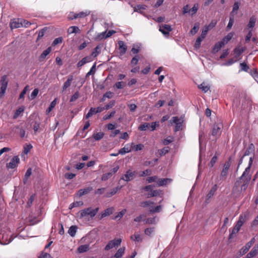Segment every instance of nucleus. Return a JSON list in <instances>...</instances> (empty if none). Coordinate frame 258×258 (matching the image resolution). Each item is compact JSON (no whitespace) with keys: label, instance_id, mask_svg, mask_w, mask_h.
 Returning a JSON list of instances; mask_svg holds the SVG:
<instances>
[{"label":"nucleus","instance_id":"obj_53","mask_svg":"<svg viewBox=\"0 0 258 258\" xmlns=\"http://www.w3.org/2000/svg\"><path fill=\"white\" fill-rule=\"evenodd\" d=\"M112 175V172H108L105 174H104L101 177V180L103 181H105L109 178Z\"/></svg>","mask_w":258,"mask_h":258},{"label":"nucleus","instance_id":"obj_52","mask_svg":"<svg viewBox=\"0 0 258 258\" xmlns=\"http://www.w3.org/2000/svg\"><path fill=\"white\" fill-rule=\"evenodd\" d=\"M144 147V146L141 144H139L137 145H135V144H134L133 150L135 151L142 150L143 149Z\"/></svg>","mask_w":258,"mask_h":258},{"label":"nucleus","instance_id":"obj_33","mask_svg":"<svg viewBox=\"0 0 258 258\" xmlns=\"http://www.w3.org/2000/svg\"><path fill=\"white\" fill-rule=\"evenodd\" d=\"M51 51V47H49L43 51L40 56L41 59H44L50 53Z\"/></svg>","mask_w":258,"mask_h":258},{"label":"nucleus","instance_id":"obj_58","mask_svg":"<svg viewBox=\"0 0 258 258\" xmlns=\"http://www.w3.org/2000/svg\"><path fill=\"white\" fill-rule=\"evenodd\" d=\"M80 93L79 92H76L73 94L70 99V102H74L76 101L79 97Z\"/></svg>","mask_w":258,"mask_h":258},{"label":"nucleus","instance_id":"obj_9","mask_svg":"<svg viewBox=\"0 0 258 258\" xmlns=\"http://www.w3.org/2000/svg\"><path fill=\"white\" fill-rule=\"evenodd\" d=\"M20 162V159L18 156H16L13 157L10 162L7 164V167L8 168L13 169L15 168Z\"/></svg>","mask_w":258,"mask_h":258},{"label":"nucleus","instance_id":"obj_5","mask_svg":"<svg viewBox=\"0 0 258 258\" xmlns=\"http://www.w3.org/2000/svg\"><path fill=\"white\" fill-rule=\"evenodd\" d=\"M171 123H175V127L174 131L175 132L178 131L182 129V124L183 122L182 118H178L177 116H174L170 120Z\"/></svg>","mask_w":258,"mask_h":258},{"label":"nucleus","instance_id":"obj_27","mask_svg":"<svg viewBox=\"0 0 258 258\" xmlns=\"http://www.w3.org/2000/svg\"><path fill=\"white\" fill-rule=\"evenodd\" d=\"M131 239L136 242H142L143 241V238L142 236L137 233H135L134 235L131 236Z\"/></svg>","mask_w":258,"mask_h":258},{"label":"nucleus","instance_id":"obj_23","mask_svg":"<svg viewBox=\"0 0 258 258\" xmlns=\"http://www.w3.org/2000/svg\"><path fill=\"white\" fill-rule=\"evenodd\" d=\"M92 61L91 56H87L83 58L82 60L79 61L77 63L78 67H81L86 64L87 62H89Z\"/></svg>","mask_w":258,"mask_h":258},{"label":"nucleus","instance_id":"obj_42","mask_svg":"<svg viewBox=\"0 0 258 258\" xmlns=\"http://www.w3.org/2000/svg\"><path fill=\"white\" fill-rule=\"evenodd\" d=\"M169 147H164L161 150H159L158 151V153L160 155V156H162L163 155H165L166 153H167L169 152Z\"/></svg>","mask_w":258,"mask_h":258},{"label":"nucleus","instance_id":"obj_64","mask_svg":"<svg viewBox=\"0 0 258 258\" xmlns=\"http://www.w3.org/2000/svg\"><path fill=\"white\" fill-rule=\"evenodd\" d=\"M21 23L22 24V27H28L31 24L29 21L22 19H21Z\"/></svg>","mask_w":258,"mask_h":258},{"label":"nucleus","instance_id":"obj_15","mask_svg":"<svg viewBox=\"0 0 258 258\" xmlns=\"http://www.w3.org/2000/svg\"><path fill=\"white\" fill-rule=\"evenodd\" d=\"M217 189V184H215L210 189L208 194H207L206 198V202L208 203L209 202L210 199L213 197L215 192Z\"/></svg>","mask_w":258,"mask_h":258},{"label":"nucleus","instance_id":"obj_20","mask_svg":"<svg viewBox=\"0 0 258 258\" xmlns=\"http://www.w3.org/2000/svg\"><path fill=\"white\" fill-rule=\"evenodd\" d=\"M113 211L114 209L112 207L106 209L101 213L100 218L101 219L107 216L112 214L113 212Z\"/></svg>","mask_w":258,"mask_h":258},{"label":"nucleus","instance_id":"obj_22","mask_svg":"<svg viewBox=\"0 0 258 258\" xmlns=\"http://www.w3.org/2000/svg\"><path fill=\"white\" fill-rule=\"evenodd\" d=\"M224 45V42H223L222 40L218 42L215 44L213 48V52L216 53L218 52Z\"/></svg>","mask_w":258,"mask_h":258},{"label":"nucleus","instance_id":"obj_3","mask_svg":"<svg viewBox=\"0 0 258 258\" xmlns=\"http://www.w3.org/2000/svg\"><path fill=\"white\" fill-rule=\"evenodd\" d=\"M1 87L0 89V98L4 96L8 84L7 76L4 75L2 77L1 80Z\"/></svg>","mask_w":258,"mask_h":258},{"label":"nucleus","instance_id":"obj_41","mask_svg":"<svg viewBox=\"0 0 258 258\" xmlns=\"http://www.w3.org/2000/svg\"><path fill=\"white\" fill-rule=\"evenodd\" d=\"M56 100H57V99H55L54 100H53L51 102L49 107L47 109V110L46 111V113H49L52 110V109L55 107V106L56 104Z\"/></svg>","mask_w":258,"mask_h":258},{"label":"nucleus","instance_id":"obj_55","mask_svg":"<svg viewBox=\"0 0 258 258\" xmlns=\"http://www.w3.org/2000/svg\"><path fill=\"white\" fill-rule=\"evenodd\" d=\"M95 71H96V63H94L93 64V66L92 67V68H91L89 72H88L87 73L86 76H89L90 75L94 74L95 73Z\"/></svg>","mask_w":258,"mask_h":258},{"label":"nucleus","instance_id":"obj_8","mask_svg":"<svg viewBox=\"0 0 258 258\" xmlns=\"http://www.w3.org/2000/svg\"><path fill=\"white\" fill-rule=\"evenodd\" d=\"M136 172L131 169L128 170L126 173L120 178L121 180L125 181H130L133 180L135 176Z\"/></svg>","mask_w":258,"mask_h":258},{"label":"nucleus","instance_id":"obj_12","mask_svg":"<svg viewBox=\"0 0 258 258\" xmlns=\"http://www.w3.org/2000/svg\"><path fill=\"white\" fill-rule=\"evenodd\" d=\"M172 28L169 25L163 24L160 26L159 31L164 35H168Z\"/></svg>","mask_w":258,"mask_h":258},{"label":"nucleus","instance_id":"obj_32","mask_svg":"<svg viewBox=\"0 0 258 258\" xmlns=\"http://www.w3.org/2000/svg\"><path fill=\"white\" fill-rule=\"evenodd\" d=\"M251 245L247 242L240 250L241 255H244L245 254L251 247Z\"/></svg>","mask_w":258,"mask_h":258},{"label":"nucleus","instance_id":"obj_16","mask_svg":"<svg viewBox=\"0 0 258 258\" xmlns=\"http://www.w3.org/2000/svg\"><path fill=\"white\" fill-rule=\"evenodd\" d=\"M222 127V125L220 124H214L212 134L213 136L217 137L220 135L221 133V129Z\"/></svg>","mask_w":258,"mask_h":258},{"label":"nucleus","instance_id":"obj_29","mask_svg":"<svg viewBox=\"0 0 258 258\" xmlns=\"http://www.w3.org/2000/svg\"><path fill=\"white\" fill-rule=\"evenodd\" d=\"M252 162H253V157H250L249 158V160L248 166L246 168V169H245V171L243 172V173L242 175V178L245 176L246 173H249L250 167L252 164Z\"/></svg>","mask_w":258,"mask_h":258},{"label":"nucleus","instance_id":"obj_48","mask_svg":"<svg viewBox=\"0 0 258 258\" xmlns=\"http://www.w3.org/2000/svg\"><path fill=\"white\" fill-rule=\"evenodd\" d=\"M204 39V38H203L202 37H199L196 41V42H195V47L198 49V48H199L201 46V42L202 41V40Z\"/></svg>","mask_w":258,"mask_h":258},{"label":"nucleus","instance_id":"obj_60","mask_svg":"<svg viewBox=\"0 0 258 258\" xmlns=\"http://www.w3.org/2000/svg\"><path fill=\"white\" fill-rule=\"evenodd\" d=\"M146 180L149 183H151L153 182H157V181L158 180V177L156 176L149 177L147 178Z\"/></svg>","mask_w":258,"mask_h":258},{"label":"nucleus","instance_id":"obj_6","mask_svg":"<svg viewBox=\"0 0 258 258\" xmlns=\"http://www.w3.org/2000/svg\"><path fill=\"white\" fill-rule=\"evenodd\" d=\"M251 179V176L249 174V173H246L245 176L242 177V176L240 178V180L242 182V184L241 185V190L245 191L247 188L249 182Z\"/></svg>","mask_w":258,"mask_h":258},{"label":"nucleus","instance_id":"obj_31","mask_svg":"<svg viewBox=\"0 0 258 258\" xmlns=\"http://www.w3.org/2000/svg\"><path fill=\"white\" fill-rule=\"evenodd\" d=\"M25 110V107L23 106H22L20 107L18 109L16 110L15 111L14 115H13V118L16 119L18 117V116L20 115L21 113L24 112Z\"/></svg>","mask_w":258,"mask_h":258},{"label":"nucleus","instance_id":"obj_24","mask_svg":"<svg viewBox=\"0 0 258 258\" xmlns=\"http://www.w3.org/2000/svg\"><path fill=\"white\" fill-rule=\"evenodd\" d=\"M93 188L91 187H88L86 188L81 189L78 191V196L82 197V196L88 194L90 191L92 190Z\"/></svg>","mask_w":258,"mask_h":258},{"label":"nucleus","instance_id":"obj_28","mask_svg":"<svg viewBox=\"0 0 258 258\" xmlns=\"http://www.w3.org/2000/svg\"><path fill=\"white\" fill-rule=\"evenodd\" d=\"M255 22H256V18L253 16L251 17L250 18L249 22L247 24V29H250V30H252V29L255 25Z\"/></svg>","mask_w":258,"mask_h":258},{"label":"nucleus","instance_id":"obj_10","mask_svg":"<svg viewBox=\"0 0 258 258\" xmlns=\"http://www.w3.org/2000/svg\"><path fill=\"white\" fill-rule=\"evenodd\" d=\"M230 167V164L228 162H226L223 166V168L220 173V179L222 180L226 179L228 170Z\"/></svg>","mask_w":258,"mask_h":258},{"label":"nucleus","instance_id":"obj_2","mask_svg":"<svg viewBox=\"0 0 258 258\" xmlns=\"http://www.w3.org/2000/svg\"><path fill=\"white\" fill-rule=\"evenodd\" d=\"M13 240L11 232L9 230H4L0 233V243L6 245Z\"/></svg>","mask_w":258,"mask_h":258},{"label":"nucleus","instance_id":"obj_62","mask_svg":"<svg viewBox=\"0 0 258 258\" xmlns=\"http://www.w3.org/2000/svg\"><path fill=\"white\" fill-rule=\"evenodd\" d=\"M62 41V39L61 37H58L55 38L52 42V45L53 46H55L59 43H61Z\"/></svg>","mask_w":258,"mask_h":258},{"label":"nucleus","instance_id":"obj_25","mask_svg":"<svg viewBox=\"0 0 258 258\" xmlns=\"http://www.w3.org/2000/svg\"><path fill=\"white\" fill-rule=\"evenodd\" d=\"M124 250L125 247L120 248L111 258H121L124 253Z\"/></svg>","mask_w":258,"mask_h":258},{"label":"nucleus","instance_id":"obj_18","mask_svg":"<svg viewBox=\"0 0 258 258\" xmlns=\"http://www.w3.org/2000/svg\"><path fill=\"white\" fill-rule=\"evenodd\" d=\"M245 47H242L240 45L237 46L234 50L235 57L237 58L245 51Z\"/></svg>","mask_w":258,"mask_h":258},{"label":"nucleus","instance_id":"obj_51","mask_svg":"<svg viewBox=\"0 0 258 258\" xmlns=\"http://www.w3.org/2000/svg\"><path fill=\"white\" fill-rule=\"evenodd\" d=\"M145 234L148 236H151L154 232V228H147L145 230Z\"/></svg>","mask_w":258,"mask_h":258},{"label":"nucleus","instance_id":"obj_17","mask_svg":"<svg viewBox=\"0 0 258 258\" xmlns=\"http://www.w3.org/2000/svg\"><path fill=\"white\" fill-rule=\"evenodd\" d=\"M74 77L72 75H70L68 77V80L64 83L62 87V90L63 92L71 86Z\"/></svg>","mask_w":258,"mask_h":258},{"label":"nucleus","instance_id":"obj_11","mask_svg":"<svg viewBox=\"0 0 258 258\" xmlns=\"http://www.w3.org/2000/svg\"><path fill=\"white\" fill-rule=\"evenodd\" d=\"M134 143H131L126 144L124 147L119 150V153L121 155H124L133 150Z\"/></svg>","mask_w":258,"mask_h":258},{"label":"nucleus","instance_id":"obj_47","mask_svg":"<svg viewBox=\"0 0 258 258\" xmlns=\"http://www.w3.org/2000/svg\"><path fill=\"white\" fill-rule=\"evenodd\" d=\"M32 148V146L31 144H26L24 146L23 153L27 154L31 149Z\"/></svg>","mask_w":258,"mask_h":258},{"label":"nucleus","instance_id":"obj_4","mask_svg":"<svg viewBox=\"0 0 258 258\" xmlns=\"http://www.w3.org/2000/svg\"><path fill=\"white\" fill-rule=\"evenodd\" d=\"M144 189L148 192L146 195L147 198L156 197L160 195L161 193V191L159 190H153V187L151 185L146 186Z\"/></svg>","mask_w":258,"mask_h":258},{"label":"nucleus","instance_id":"obj_43","mask_svg":"<svg viewBox=\"0 0 258 258\" xmlns=\"http://www.w3.org/2000/svg\"><path fill=\"white\" fill-rule=\"evenodd\" d=\"M93 138L96 141L101 140L104 136V134L102 132L96 133L93 134Z\"/></svg>","mask_w":258,"mask_h":258},{"label":"nucleus","instance_id":"obj_36","mask_svg":"<svg viewBox=\"0 0 258 258\" xmlns=\"http://www.w3.org/2000/svg\"><path fill=\"white\" fill-rule=\"evenodd\" d=\"M89 249V245L87 244L82 245L78 248V251L79 253H83L88 251Z\"/></svg>","mask_w":258,"mask_h":258},{"label":"nucleus","instance_id":"obj_21","mask_svg":"<svg viewBox=\"0 0 258 258\" xmlns=\"http://www.w3.org/2000/svg\"><path fill=\"white\" fill-rule=\"evenodd\" d=\"M106 31L102 32L101 33H97L96 34L94 37V39L95 41H100L106 38Z\"/></svg>","mask_w":258,"mask_h":258},{"label":"nucleus","instance_id":"obj_35","mask_svg":"<svg viewBox=\"0 0 258 258\" xmlns=\"http://www.w3.org/2000/svg\"><path fill=\"white\" fill-rule=\"evenodd\" d=\"M258 252L253 247L251 250V251L247 254L245 258H252L254 256H256Z\"/></svg>","mask_w":258,"mask_h":258},{"label":"nucleus","instance_id":"obj_26","mask_svg":"<svg viewBox=\"0 0 258 258\" xmlns=\"http://www.w3.org/2000/svg\"><path fill=\"white\" fill-rule=\"evenodd\" d=\"M67 32L69 34L73 33H80V30L77 26H71L68 28Z\"/></svg>","mask_w":258,"mask_h":258},{"label":"nucleus","instance_id":"obj_34","mask_svg":"<svg viewBox=\"0 0 258 258\" xmlns=\"http://www.w3.org/2000/svg\"><path fill=\"white\" fill-rule=\"evenodd\" d=\"M249 213H246L240 215L238 219V221H240L242 224L248 219Z\"/></svg>","mask_w":258,"mask_h":258},{"label":"nucleus","instance_id":"obj_13","mask_svg":"<svg viewBox=\"0 0 258 258\" xmlns=\"http://www.w3.org/2000/svg\"><path fill=\"white\" fill-rule=\"evenodd\" d=\"M171 182V179L168 178H158L157 181V186H165L169 184Z\"/></svg>","mask_w":258,"mask_h":258},{"label":"nucleus","instance_id":"obj_7","mask_svg":"<svg viewBox=\"0 0 258 258\" xmlns=\"http://www.w3.org/2000/svg\"><path fill=\"white\" fill-rule=\"evenodd\" d=\"M121 242V239L120 238L114 239L110 241L105 247V250H108L114 247L120 245Z\"/></svg>","mask_w":258,"mask_h":258},{"label":"nucleus","instance_id":"obj_37","mask_svg":"<svg viewBox=\"0 0 258 258\" xmlns=\"http://www.w3.org/2000/svg\"><path fill=\"white\" fill-rule=\"evenodd\" d=\"M199 88L202 90L204 93H206L210 89V86L206 83H203L199 86Z\"/></svg>","mask_w":258,"mask_h":258},{"label":"nucleus","instance_id":"obj_44","mask_svg":"<svg viewBox=\"0 0 258 258\" xmlns=\"http://www.w3.org/2000/svg\"><path fill=\"white\" fill-rule=\"evenodd\" d=\"M126 210L125 209L122 210L121 211L117 213L116 215L114 217V219L116 220L117 219H120L125 214Z\"/></svg>","mask_w":258,"mask_h":258},{"label":"nucleus","instance_id":"obj_14","mask_svg":"<svg viewBox=\"0 0 258 258\" xmlns=\"http://www.w3.org/2000/svg\"><path fill=\"white\" fill-rule=\"evenodd\" d=\"M22 26L21 23V19H14L10 23V27L11 29H15L21 27Z\"/></svg>","mask_w":258,"mask_h":258},{"label":"nucleus","instance_id":"obj_59","mask_svg":"<svg viewBox=\"0 0 258 258\" xmlns=\"http://www.w3.org/2000/svg\"><path fill=\"white\" fill-rule=\"evenodd\" d=\"M241 70L245 72H247L249 69L248 66L245 63L242 62L240 64Z\"/></svg>","mask_w":258,"mask_h":258},{"label":"nucleus","instance_id":"obj_19","mask_svg":"<svg viewBox=\"0 0 258 258\" xmlns=\"http://www.w3.org/2000/svg\"><path fill=\"white\" fill-rule=\"evenodd\" d=\"M118 43L120 54L123 55L126 51L127 47L122 41H119Z\"/></svg>","mask_w":258,"mask_h":258},{"label":"nucleus","instance_id":"obj_56","mask_svg":"<svg viewBox=\"0 0 258 258\" xmlns=\"http://www.w3.org/2000/svg\"><path fill=\"white\" fill-rule=\"evenodd\" d=\"M150 126V124L149 123H144L141 125L139 126V129L140 131H146V129Z\"/></svg>","mask_w":258,"mask_h":258},{"label":"nucleus","instance_id":"obj_45","mask_svg":"<svg viewBox=\"0 0 258 258\" xmlns=\"http://www.w3.org/2000/svg\"><path fill=\"white\" fill-rule=\"evenodd\" d=\"M161 210V206H158L155 207H151L150 209V212L151 213H157L160 212Z\"/></svg>","mask_w":258,"mask_h":258},{"label":"nucleus","instance_id":"obj_50","mask_svg":"<svg viewBox=\"0 0 258 258\" xmlns=\"http://www.w3.org/2000/svg\"><path fill=\"white\" fill-rule=\"evenodd\" d=\"M209 30V27L205 26L202 30V32L200 37H201L204 39L206 37V35Z\"/></svg>","mask_w":258,"mask_h":258},{"label":"nucleus","instance_id":"obj_46","mask_svg":"<svg viewBox=\"0 0 258 258\" xmlns=\"http://www.w3.org/2000/svg\"><path fill=\"white\" fill-rule=\"evenodd\" d=\"M199 29V24L198 23H196L194 26V27L190 31V33L194 35H195Z\"/></svg>","mask_w":258,"mask_h":258},{"label":"nucleus","instance_id":"obj_61","mask_svg":"<svg viewBox=\"0 0 258 258\" xmlns=\"http://www.w3.org/2000/svg\"><path fill=\"white\" fill-rule=\"evenodd\" d=\"M39 93V90L38 89H35L31 94V99H34L38 95Z\"/></svg>","mask_w":258,"mask_h":258},{"label":"nucleus","instance_id":"obj_57","mask_svg":"<svg viewBox=\"0 0 258 258\" xmlns=\"http://www.w3.org/2000/svg\"><path fill=\"white\" fill-rule=\"evenodd\" d=\"M90 14V12H81L78 13V18H84Z\"/></svg>","mask_w":258,"mask_h":258},{"label":"nucleus","instance_id":"obj_39","mask_svg":"<svg viewBox=\"0 0 258 258\" xmlns=\"http://www.w3.org/2000/svg\"><path fill=\"white\" fill-rule=\"evenodd\" d=\"M120 188H121V187H120V186H117L115 188H113V189H112L111 190L110 192H108L107 193L106 197H110L112 196L113 195H115L117 192V191L119 189H120Z\"/></svg>","mask_w":258,"mask_h":258},{"label":"nucleus","instance_id":"obj_40","mask_svg":"<svg viewBox=\"0 0 258 258\" xmlns=\"http://www.w3.org/2000/svg\"><path fill=\"white\" fill-rule=\"evenodd\" d=\"M77 227L76 226H72L68 230L69 234L71 236H74L77 232Z\"/></svg>","mask_w":258,"mask_h":258},{"label":"nucleus","instance_id":"obj_49","mask_svg":"<svg viewBox=\"0 0 258 258\" xmlns=\"http://www.w3.org/2000/svg\"><path fill=\"white\" fill-rule=\"evenodd\" d=\"M32 174V170L31 168H29L26 171V172L25 175V177L24 178V182L26 183L27 181L28 178L30 177V176Z\"/></svg>","mask_w":258,"mask_h":258},{"label":"nucleus","instance_id":"obj_63","mask_svg":"<svg viewBox=\"0 0 258 258\" xmlns=\"http://www.w3.org/2000/svg\"><path fill=\"white\" fill-rule=\"evenodd\" d=\"M39 258H53L49 253L42 252L39 256Z\"/></svg>","mask_w":258,"mask_h":258},{"label":"nucleus","instance_id":"obj_30","mask_svg":"<svg viewBox=\"0 0 258 258\" xmlns=\"http://www.w3.org/2000/svg\"><path fill=\"white\" fill-rule=\"evenodd\" d=\"M101 47L100 46H97L93 50L91 53V56L94 57H96L98 55H99L101 52Z\"/></svg>","mask_w":258,"mask_h":258},{"label":"nucleus","instance_id":"obj_38","mask_svg":"<svg viewBox=\"0 0 258 258\" xmlns=\"http://www.w3.org/2000/svg\"><path fill=\"white\" fill-rule=\"evenodd\" d=\"M233 36V33H229L222 39V41L225 44L232 39Z\"/></svg>","mask_w":258,"mask_h":258},{"label":"nucleus","instance_id":"obj_1","mask_svg":"<svg viewBox=\"0 0 258 258\" xmlns=\"http://www.w3.org/2000/svg\"><path fill=\"white\" fill-rule=\"evenodd\" d=\"M98 211V208L92 209L91 207H89L80 211L78 214V215L80 219H82L84 217H88L89 218L92 219L97 214Z\"/></svg>","mask_w":258,"mask_h":258},{"label":"nucleus","instance_id":"obj_54","mask_svg":"<svg viewBox=\"0 0 258 258\" xmlns=\"http://www.w3.org/2000/svg\"><path fill=\"white\" fill-rule=\"evenodd\" d=\"M157 222L156 218H149L146 219V223L147 224H155Z\"/></svg>","mask_w":258,"mask_h":258}]
</instances>
